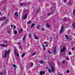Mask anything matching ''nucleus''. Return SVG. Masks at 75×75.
Returning <instances> with one entry per match:
<instances>
[{"label": "nucleus", "mask_w": 75, "mask_h": 75, "mask_svg": "<svg viewBox=\"0 0 75 75\" xmlns=\"http://www.w3.org/2000/svg\"><path fill=\"white\" fill-rule=\"evenodd\" d=\"M0 19L1 21H3L5 20H6V17H1L0 18Z\"/></svg>", "instance_id": "3"}, {"label": "nucleus", "mask_w": 75, "mask_h": 75, "mask_svg": "<svg viewBox=\"0 0 75 75\" xmlns=\"http://www.w3.org/2000/svg\"><path fill=\"white\" fill-rule=\"evenodd\" d=\"M53 8H52V7L51 9V10L52 11V12H54V10L53 9Z\"/></svg>", "instance_id": "24"}, {"label": "nucleus", "mask_w": 75, "mask_h": 75, "mask_svg": "<svg viewBox=\"0 0 75 75\" xmlns=\"http://www.w3.org/2000/svg\"><path fill=\"white\" fill-rule=\"evenodd\" d=\"M40 9H38V10L36 11L37 14H38V12H39V11H40Z\"/></svg>", "instance_id": "20"}, {"label": "nucleus", "mask_w": 75, "mask_h": 75, "mask_svg": "<svg viewBox=\"0 0 75 75\" xmlns=\"http://www.w3.org/2000/svg\"><path fill=\"white\" fill-rule=\"evenodd\" d=\"M21 44V43H20V42L18 43V44L19 45H20Z\"/></svg>", "instance_id": "58"}, {"label": "nucleus", "mask_w": 75, "mask_h": 75, "mask_svg": "<svg viewBox=\"0 0 75 75\" xmlns=\"http://www.w3.org/2000/svg\"><path fill=\"white\" fill-rule=\"evenodd\" d=\"M45 71L43 72L42 71H40V75H42V74H45Z\"/></svg>", "instance_id": "7"}, {"label": "nucleus", "mask_w": 75, "mask_h": 75, "mask_svg": "<svg viewBox=\"0 0 75 75\" xmlns=\"http://www.w3.org/2000/svg\"><path fill=\"white\" fill-rule=\"evenodd\" d=\"M59 75H62V74H59Z\"/></svg>", "instance_id": "64"}, {"label": "nucleus", "mask_w": 75, "mask_h": 75, "mask_svg": "<svg viewBox=\"0 0 75 75\" xmlns=\"http://www.w3.org/2000/svg\"><path fill=\"white\" fill-rule=\"evenodd\" d=\"M72 25H73V26H74V25H75V23H73L72 24Z\"/></svg>", "instance_id": "38"}, {"label": "nucleus", "mask_w": 75, "mask_h": 75, "mask_svg": "<svg viewBox=\"0 0 75 75\" xmlns=\"http://www.w3.org/2000/svg\"><path fill=\"white\" fill-rule=\"evenodd\" d=\"M8 53H10V50H8Z\"/></svg>", "instance_id": "40"}, {"label": "nucleus", "mask_w": 75, "mask_h": 75, "mask_svg": "<svg viewBox=\"0 0 75 75\" xmlns=\"http://www.w3.org/2000/svg\"><path fill=\"white\" fill-rule=\"evenodd\" d=\"M69 55H71V52L70 51H69Z\"/></svg>", "instance_id": "43"}, {"label": "nucleus", "mask_w": 75, "mask_h": 75, "mask_svg": "<svg viewBox=\"0 0 75 75\" xmlns=\"http://www.w3.org/2000/svg\"><path fill=\"white\" fill-rule=\"evenodd\" d=\"M7 21H6L4 23V24H7Z\"/></svg>", "instance_id": "23"}, {"label": "nucleus", "mask_w": 75, "mask_h": 75, "mask_svg": "<svg viewBox=\"0 0 75 75\" xmlns=\"http://www.w3.org/2000/svg\"><path fill=\"white\" fill-rule=\"evenodd\" d=\"M66 59H67V60H68V61H69V58H66Z\"/></svg>", "instance_id": "42"}, {"label": "nucleus", "mask_w": 75, "mask_h": 75, "mask_svg": "<svg viewBox=\"0 0 75 75\" xmlns=\"http://www.w3.org/2000/svg\"><path fill=\"white\" fill-rule=\"evenodd\" d=\"M8 54V52L7 51H6L5 52V55H7Z\"/></svg>", "instance_id": "22"}, {"label": "nucleus", "mask_w": 75, "mask_h": 75, "mask_svg": "<svg viewBox=\"0 0 75 75\" xmlns=\"http://www.w3.org/2000/svg\"><path fill=\"white\" fill-rule=\"evenodd\" d=\"M65 37H66V40H69V37L67 35H65Z\"/></svg>", "instance_id": "9"}, {"label": "nucleus", "mask_w": 75, "mask_h": 75, "mask_svg": "<svg viewBox=\"0 0 75 75\" xmlns=\"http://www.w3.org/2000/svg\"><path fill=\"white\" fill-rule=\"evenodd\" d=\"M54 13V11L53 12H52L51 13H48L47 14V16H50V15H51V14H53Z\"/></svg>", "instance_id": "8"}, {"label": "nucleus", "mask_w": 75, "mask_h": 75, "mask_svg": "<svg viewBox=\"0 0 75 75\" xmlns=\"http://www.w3.org/2000/svg\"><path fill=\"white\" fill-rule=\"evenodd\" d=\"M51 70L52 72H54V67H53L51 66Z\"/></svg>", "instance_id": "6"}, {"label": "nucleus", "mask_w": 75, "mask_h": 75, "mask_svg": "<svg viewBox=\"0 0 75 75\" xmlns=\"http://www.w3.org/2000/svg\"><path fill=\"white\" fill-rule=\"evenodd\" d=\"M44 44H47V42H45L44 43Z\"/></svg>", "instance_id": "39"}, {"label": "nucleus", "mask_w": 75, "mask_h": 75, "mask_svg": "<svg viewBox=\"0 0 75 75\" xmlns=\"http://www.w3.org/2000/svg\"><path fill=\"white\" fill-rule=\"evenodd\" d=\"M64 27L63 26H62L61 28V30L60 31V33H63L64 31Z\"/></svg>", "instance_id": "2"}, {"label": "nucleus", "mask_w": 75, "mask_h": 75, "mask_svg": "<svg viewBox=\"0 0 75 75\" xmlns=\"http://www.w3.org/2000/svg\"><path fill=\"white\" fill-rule=\"evenodd\" d=\"M32 35H31V34H30L29 35V38H31V37H32Z\"/></svg>", "instance_id": "31"}, {"label": "nucleus", "mask_w": 75, "mask_h": 75, "mask_svg": "<svg viewBox=\"0 0 75 75\" xmlns=\"http://www.w3.org/2000/svg\"><path fill=\"white\" fill-rule=\"evenodd\" d=\"M48 53H49V54H51V52H50V50H48Z\"/></svg>", "instance_id": "35"}, {"label": "nucleus", "mask_w": 75, "mask_h": 75, "mask_svg": "<svg viewBox=\"0 0 75 75\" xmlns=\"http://www.w3.org/2000/svg\"><path fill=\"white\" fill-rule=\"evenodd\" d=\"M34 38L36 40H38V38H37V36H35V35H34Z\"/></svg>", "instance_id": "16"}, {"label": "nucleus", "mask_w": 75, "mask_h": 75, "mask_svg": "<svg viewBox=\"0 0 75 75\" xmlns=\"http://www.w3.org/2000/svg\"><path fill=\"white\" fill-rule=\"evenodd\" d=\"M27 24H30V23H31V21H28V22H27Z\"/></svg>", "instance_id": "27"}, {"label": "nucleus", "mask_w": 75, "mask_h": 75, "mask_svg": "<svg viewBox=\"0 0 75 75\" xmlns=\"http://www.w3.org/2000/svg\"><path fill=\"white\" fill-rule=\"evenodd\" d=\"M4 43H5V44H7V41L6 40H4Z\"/></svg>", "instance_id": "28"}, {"label": "nucleus", "mask_w": 75, "mask_h": 75, "mask_svg": "<svg viewBox=\"0 0 75 75\" xmlns=\"http://www.w3.org/2000/svg\"><path fill=\"white\" fill-rule=\"evenodd\" d=\"M26 37V35H25L24 37L23 38V40L25 41V38Z\"/></svg>", "instance_id": "13"}, {"label": "nucleus", "mask_w": 75, "mask_h": 75, "mask_svg": "<svg viewBox=\"0 0 75 75\" xmlns=\"http://www.w3.org/2000/svg\"><path fill=\"white\" fill-rule=\"evenodd\" d=\"M64 1H65V2H66V1H67V0H64Z\"/></svg>", "instance_id": "60"}, {"label": "nucleus", "mask_w": 75, "mask_h": 75, "mask_svg": "<svg viewBox=\"0 0 75 75\" xmlns=\"http://www.w3.org/2000/svg\"><path fill=\"white\" fill-rule=\"evenodd\" d=\"M57 47H55L54 48V51L53 53V54H56L57 53Z\"/></svg>", "instance_id": "1"}, {"label": "nucleus", "mask_w": 75, "mask_h": 75, "mask_svg": "<svg viewBox=\"0 0 75 75\" xmlns=\"http://www.w3.org/2000/svg\"><path fill=\"white\" fill-rule=\"evenodd\" d=\"M67 73H69V70H67Z\"/></svg>", "instance_id": "34"}, {"label": "nucleus", "mask_w": 75, "mask_h": 75, "mask_svg": "<svg viewBox=\"0 0 75 75\" xmlns=\"http://www.w3.org/2000/svg\"><path fill=\"white\" fill-rule=\"evenodd\" d=\"M35 53H34L33 54H32L31 55V56H33V55H35Z\"/></svg>", "instance_id": "44"}, {"label": "nucleus", "mask_w": 75, "mask_h": 75, "mask_svg": "<svg viewBox=\"0 0 75 75\" xmlns=\"http://www.w3.org/2000/svg\"><path fill=\"white\" fill-rule=\"evenodd\" d=\"M33 63H32L31 65V67H33Z\"/></svg>", "instance_id": "49"}, {"label": "nucleus", "mask_w": 75, "mask_h": 75, "mask_svg": "<svg viewBox=\"0 0 75 75\" xmlns=\"http://www.w3.org/2000/svg\"><path fill=\"white\" fill-rule=\"evenodd\" d=\"M27 16H28V14H27L25 15L23 18V20H25V19L27 18Z\"/></svg>", "instance_id": "5"}, {"label": "nucleus", "mask_w": 75, "mask_h": 75, "mask_svg": "<svg viewBox=\"0 0 75 75\" xmlns=\"http://www.w3.org/2000/svg\"><path fill=\"white\" fill-rule=\"evenodd\" d=\"M16 56H17V57H19V53H17V54L16 55Z\"/></svg>", "instance_id": "36"}, {"label": "nucleus", "mask_w": 75, "mask_h": 75, "mask_svg": "<svg viewBox=\"0 0 75 75\" xmlns=\"http://www.w3.org/2000/svg\"><path fill=\"white\" fill-rule=\"evenodd\" d=\"M11 32V31H10V30H8L7 31V33H10Z\"/></svg>", "instance_id": "41"}, {"label": "nucleus", "mask_w": 75, "mask_h": 75, "mask_svg": "<svg viewBox=\"0 0 75 75\" xmlns=\"http://www.w3.org/2000/svg\"><path fill=\"white\" fill-rule=\"evenodd\" d=\"M73 28H75V26H73Z\"/></svg>", "instance_id": "53"}, {"label": "nucleus", "mask_w": 75, "mask_h": 75, "mask_svg": "<svg viewBox=\"0 0 75 75\" xmlns=\"http://www.w3.org/2000/svg\"><path fill=\"white\" fill-rule=\"evenodd\" d=\"M14 52H15V55H16V53L17 52V51H16L17 50L14 49Z\"/></svg>", "instance_id": "21"}, {"label": "nucleus", "mask_w": 75, "mask_h": 75, "mask_svg": "<svg viewBox=\"0 0 75 75\" xmlns=\"http://www.w3.org/2000/svg\"><path fill=\"white\" fill-rule=\"evenodd\" d=\"M46 27L48 28H50V25L48 24V23L46 24Z\"/></svg>", "instance_id": "11"}, {"label": "nucleus", "mask_w": 75, "mask_h": 75, "mask_svg": "<svg viewBox=\"0 0 75 75\" xmlns=\"http://www.w3.org/2000/svg\"><path fill=\"white\" fill-rule=\"evenodd\" d=\"M0 74H1V75H3V73L2 72H1L0 73Z\"/></svg>", "instance_id": "37"}, {"label": "nucleus", "mask_w": 75, "mask_h": 75, "mask_svg": "<svg viewBox=\"0 0 75 75\" xmlns=\"http://www.w3.org/2000/svg\"><path fill=\"white\" fill-rule=\"evenodd\" d=\"M48 71L50 73H52V72H51V71L50 69H48Z\"/></svg>", "instance_id": "30"}, {"label": "nucleus", "mask_w": 75, "mask_h": 75, "mask_svg": "<svg viewBox=\"0 0 75 75\" xmlns=\"http://www.w3.org/2000/svg\"><path fill=\"white\" fill-rule=\"evenodd\" d=\"M4 10H6V8L4 7Z\"/></svg>", "instance_id": "55"}, {"label": "nucleus", "mask_w": 75, "mask_h": 75, "mask_svg": "<svg viewBox=\"0 0 75 75\" xmlns=\"http://www.w3.org/2000/svg\"><path fill=\"white\" fill-rule=\"evenodd\" d=\"M50 40H52V38H51V37H50Z\"/></svg>", "instance_id": "59"}, {"label": "nucleus", "mask_w": 75, "mask_h": 75, "mask_svg": "<svg viewBox=\"0 0 75 75\" xmlns=\"http://www.w3.org/2000/svg\"><path fill=\"white\" fill-rule=\"evenodd\" d=\"M65 61H63L62 62V63L63 64H64V63H65Z\"/></svg>", "instance_id": "48"}, {"label": "nucleus", "mask_w": 75, "mask_h": 75, "mask_svg": "<svg viewBox=\"0 0 75 75\" xmlns=\"http://www.w3.org/2000/svg\"><path fill=\"white\" fill-rule=\"evenodd\" d=\"M6 57H7V55L5 54V55L4 56L3 58H6Z\"/></svg>", "instance_id": "32"}, {"label": "nucleus", "mask_w": 75, "mask_h": 75, "mask_svg": "<svg viewBox=\"0 0 75 75\" xmlns=\"http://www.w3.org/2000/svg\"><path fill=\"white\" fill-rule=\"evenodd\" d=\"M16 28V26L15 25L14 26V28L15 29Z\"/></svg>", "instance_id": "51"}, {"label": "nucleus", "mask_w": 75, "mask_h": 75, "mask_svg": "<svg viewBox=\"0 0 75 75\" xmlns=\"http://www.w3.org/2000/svg\"><path fill=\"white\" fill-rule=\"evenodd\" d=\"M36 28H38V29H40V28L38 26H37L36 27Z\"/></svg>", "instance_id": "45"}, {"label": "nucleus", "mask_w": 75, "mask_h": 75, "mask_svg": "<svg viewBox=\"0 0 75 75\" xmlns=\"http://www.w3.org/2000/svg\"><path fill=\"white\" fill-rule=\"evenodd\" d=\"M23 5V4H21V6H22Z\"/></svg>", "instance_id": "52"}, {"label": "nucleus", "mask_w": 75, "mask_h": 75, "mask_svg": "<svg viewBox=\"0 0 75 75\" xmlns=\"http://www.w3.org/2000/svg\"><path fill=\"white\" fill-rule=\"evenodd\" d=\"M11 27H13V25H11Z\"/></svg>", "instance_id": "63"}, {"label": "nucleus", "mask_w": 75, "mask_h": 75, "mask_svg": "<svg viewBox=\"0 0 75 75\" xmlns=\"http://www.w3.org/2000/svg\"><path fill=\"white\" fill-rule=\"evenodd\" d=\"M48 67H46V69H48Z\"/></svg>", "instance_id": "61"}, {"label": "nucleus", "mask_w": 75, "mask_h": 75, "mask_svg": "<svg viewBox=\"0 0 75 75\" xmlns=\"http://www.w3.org/2000/svg\"><path fill=\"white\" fill-rule=\"evenodd\" d=\"M42 45L43 47H45V46H44V45L43 44H42Z\"/></svg>", "instance_id": "56"}, {"label": "nucleus", "mask_w": 75, "mask_h": 75, "mask_svg": "<svg viewBox=\"0 0 75 75\" xmlns=\"http://www.w3.org/2000/svg\"><path fill=\"white\" fill-rule=\"evenodd\" d=\"M72 4V2H70L68 3V4H67V5H68V6H71Z\"/></svg>", "instance_id": "14"}, {"label": "nucleus", "mask_w": 75, "mask_h": 75, "mask_svg": "<svg viewBox=\"0 0 75 75\" xmlns=\"http://www.w3.org/2000/svg\"><path fill=\"white\" fill-rule=\"evenodd\" d=\"M42 31H44V28H42Z\"/></svg>", "instance_id": "54"}, {"label": "nucleus", "mask_w": 75, "mask_h": 75, "mask_svg": "<svg viewBox=\"0 0 75 75\" xmlns=\"http://www.w3.org/2000/svg\"><path fill=\"white\" fill-rule=\"evenodd\" d=\"M75 47H74L72 48V50H75Z\"/></svg>", "instance_id": "50"}, {"label": "nucleus", "mask_w": 75, "mask_h": 75, "mask_svg": "<svg viewBox=\"0 0 75 75\" xmlns=\"http://www.w3.org/2000/svg\"><path fill=\"white\" fill-rule=\"evenodd\" d=\"M35 25V23H33V24H32L31 25V28H33V27H34Z\"/></svg>", "instance_id": "12"}, {"label": "nucleus", "mask_w": 75, "mask_h": 75, "mask_svg": "<svg viewBox=\"0 0 75 75\" xmlns=\"http://www.w3.org/2000/svg\"><path fill=\"white\" fill-rule=\"evenodd\" d=\"M73 13L74 14H75V9L73 10Z\"/></svg>", "instance_id": "29"}, {"label": "nucleus", "mask_w": 75, "mask_h": 75, "mask_svg": "<svg viewBox=\"0 0 75 75\" xmlns=\"http://www.w3.org/2000/svg\"><path fill=\"white\" fill-rule=\"evenodd\" d=\"M15 15L16 16H18V12H16L15 13Z\"/></svg>", "instance_id": "15"}, {"label": "nucleus", "mask_w": 75, "mask_h": 75, "mask_svg": "<svg viewBox=\"0 0 75 75\" xmlns=\"http://www.w3.org/2000/svg\"><path fill=\"white\" fill-rule=\"evenodd\" d=\"M39 62L40 63V64H44V62H43V61L42 60L40 61H39Z\"/></svg>", "instance_id": "19"}, {"label": "nucleus", "mask_w": 75, "mask_h": 75, "mask_svg": "<svg viewBox=\"0 0 75 75\" xmlns=\"http://www.w3.org/2000/svg\"><path fill=\"white\" fill-rule=\"evenodd\" d=\"M43 50L44 51H45V47H43Z\"/></svg>", "instance_id": "46"}, {"label": "nucleus", "mask_w": 75, "mask_h": 75, "mask_svg": "<svg viewBox=\"0 0 75 75\" xmlns=\"http://www.w3.org/2000/svg\"><path fill=\"white\" fill-rule=\"evenodd\" d=\"M65 48L64 47L63 48H62L61 50V52H63V51H64L65 50Z\"/></svg>", "instance_id": "10"}, {"label": "nucleus", "mask_w": 75, "mask_h": 75, "mask_svg": "<svg viewBox=\"0 0 75 75\" xmlns=\"http://www.w3.org/2000/svg\"><path fill=\"white\" fill-rule=\"evenodd\" d=\"M48 46V45H46L45 46V47H47Z\"/></svg>", "instance_id": "57"}, {"label": "nucleus", "mask_w": 75, "mask_h": 75, "mask_svg": "<svg viewBox=\"0 0 75 75\" xmlns=\"http://www.w3.org/2000/svg\"><path fill=\"white\" fill-rule=\"evenodd\" d=\"M13 66L14 68H17V66L15 65V64H13Z\"/></svg>", "instance_id": "26"}, {"label": "nucleus", "mask_w": 75, "mask_h": 75, "mask_svg": "<svg viewBox=\"0 0 75 75\" xmlns=\"http://www.w3.org/2000/svg\"><path fill=\"white\" fill-rule=\"evenodd\" d=\"M64 21H67V19L66 18H64Z\"/></svg>", "instance_id": "47"}, {"label": "nucleus", "mask_w": 75, "mask_h": 75, "mask_svg": "<svg viewBox=\"0 0 75 75\" xmlns=\"http://www.w3.org/2000/svg\"><path fill=\"white\" fill-rule=\"evenodd\" d=\"M22 31H23V29H21L19 31V33H22Z\"/></svg>", "instance_id": "18"}, {"label": "nucleus", "mask_w": 75, "mask_h": 75, "mask_svg": "<svg viewBox=\"0 0 75 75\" xmlns=\"http://www.w3.org/2000/svg\"><path fill=\"white\" fill-rule=\"evenodd\" d=\"M0 46H1V47H6L7 46V45H5L4 44H0Z\"/></svg>", "instance_id": "4"}, {"label": "nucleus", "mask_w": 75, "mask_h": 75, "mask_svg": "<svg viewBox=\"0 0 75 75\" xmlns=\"http://www.w3.org/2000/svg\"><path fill=\"white\" fill-rule=\"evenodd\" d=\"M25 53H24L23 54H22V58H23L24 56H25Z\"/></svg>", "instance_id": "17"}, {"label": "nucleus", "mask_w": 75, "mask_h": 75, "mask_svg": "<svg viewBox=\"0 0 75 75\" xmlns=\"http://www.w3.org/2000/svg\"><path fill=\"white\" fill-rule=\"evenodd\" d=\"M19 49H21V48H22V47L21 46V45H20L19 46Z\"/></svg>", "instance_id": "33"}, {"label": "nucleus", "mask_w": 75, "mask_h": 75, "mask_svg": "<svg viewBox=\"0 0 75 75\" xmlns=\"http://www.w3.org/2000/svg\"><path fill=\"white\" fill-rule=\"evenodd\" d=\"M14 33L15 34H17V31H14Z\"/></svg>", "instance_id": "25"}, {"label": "nucleus", "mask_w": 75, "mask_h": 75, "mask_svg": "<svg viewBox=\"0 0 75 75\" xmlns=\"http://www.w3.org/2000/svg\"><path fill=\"white\" fill-rule=\"evenodd\" d=\"M37 26H38V27H40V25H37Z\"/></svg>", "instance_id": "62"}]
</instances>
